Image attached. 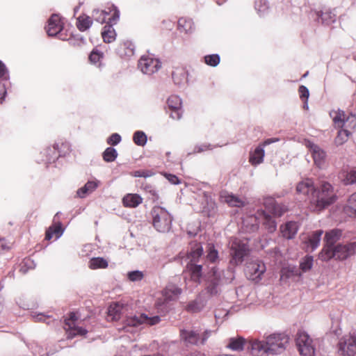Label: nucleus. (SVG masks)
<instances>
[{"instance_id": "56", "label": "nucleus", "mask_w": 356, "mask_h": 356, "mask_svg": "<svg viewBox=\"0 0 356 356\" xmlns=\"http://www.w3.org/2000/svg\"><path fill=\"white\" fill-rule=\"evenodd\" d=\"M211 149V145L209 144H202L199 145H196L194 147V149L192 152H189L188 154H196V153H201L204 151H207L208 149Z\"/></svg>"}, {"instance_id": "54", "label": "nucleus", "mask_w": 356, "mask_h": 356, "mask_svg": "<svg viewBox=\"0 0 356 356\" xmlns=\"http://www.w3.org/2000/svg\"><path fill=\"white\" fill-rule=\"evenodd\" d=\"M204 303L200 298L197 299L196 300L191 302L188 305V309L191 311H200L203 309Z\"/></svg>"}, {"instance_id": "15", "label": "nucleus", "mask_w": 356, "mask_h": 356, "mask_svg": "<svg viewBox=\"0 0 356 356\" xmlns=\"http://www.w3.org/2000/svg\"><path fill=\"white\" fill-rule=\"evenodd\" d=\"M305 145L313 156L314 164L318 168H322L325 163V152L319 146L309 140L306 141Z\"/></svg>"}, {"instance_id": "31", "label": "nucleus", "mask_w": 356, "mask_h": 356, "mask_svg": "<svg viewBox=\"0 0 356 356\" xmlns=\"http://www.w3.org/2000/svg\"><path fill=\"white\" fill-rule=\"evenodd\" d=\"M245 342L246 340L241 337L230 338L227 347L232 350L241 351L243 350Z\"/></svg>"}, {"instance_id": "50", "label": "nucleus", "mask_w": 356, "mask_h": 356, "mask_svg": "<svg viewBox=\"0 0 356 356\" xmlns=\"http://www.w3.org/2000/svg\"><path fill=\"white\" fill-rule=\"evenodd\" d=\"M109 13V15L112 13V16L108 18V25H111L113 26V24H116L117 22L118 21L119 18H120V12L119 10L117 9V8L115 6H114L113 5L111 6V7L109 8V11H108Z\"/></svg>"}, {"instance_id": "30", "label": "nucleus", "mask_w": 356, "mask_h": 356, "mask_svg": "<svg viewBox=\"0 0 356 356\" xmlns=\"http://www.w3.org/2000/svg\"><path fill=\"white\" fill-rule=\"evenodd\" d=\"M341 236V231L338 229H334L326 232L325 236L326 244L325 245H330L331 247H334V243L340 238Z\"/></svg>"}, {"instance_id": "63", "label": "nucleus", "mask_w": 356, "mask_h": 356, "mask_svg": "<svg viewBox=\"0 0 356 356\" xmlns=\"http://www.w3.org/2000/svg\"><path fill=\"white\" fill-rule=\"evenodd\" d=\"M123 47L127 49V51L124 52L126 55H132L134 54V47L131 42H126L123 44Z\"/></svg>"}, {"instance_id": "28", "label": "nucleus", "mask_w": 356, "mask_h": 356, "mask_svg": "<svg viewBox=\"0 0 356 356\" xmlns=\"http://www.w3.org/2000/svg\"><path fill=\"white\" fill-rule=\"evenodd\" d=\"M142 197L137 194H127L123 199V204L127 207H136L142 203Z\"/></svg>"}, {"instance_id": "20", "label": "nucleus", "mask_w": 356, "mask_h": 356, "mask_svg": "<svg viewBox=\"0 0 356 356\" xmlns=\"http://www.w3.org/2000/svg\"><path fill=\"white\" fill-rule=\"evenodd\" d=\"M139 314L140 316L138 318H134L131 320L132 326H136L142 323L153 325L157 324L160 321V318L158 316H148L145 313Z\"/></svg>"}, {"instance_id": "3", "label": "nucleus", "mask_w": 356, "mask_h": 356, "mask_svg": "<svg viewBox=\"0 0 356 356\" xmlns=\"http://www.w3.org/2000/svg\"><path fill=\"white\" fill-rule=\"evenodd\" d=\"M79 313H70L69 316L65 318L64 330L66 337L72 339L76 337H83L88 333L86 328V320H81L78 316Z\"/></svg>"}, {"instance_id": "1", "label": "nucleus", "mask_w": 356, "mask_h": 356, "mask_svg": "<svg viewBox=\"0 0 356 356\" xmlns=\"http://www.w3.org/2000/svg\"><path fill=\"white\" fill-rule=\"evenodd\" d=\"M336 200L333 187L327 182L322 184L321 188L315 190L310 198L311 207L315 211H321Z\"/></svg>"}, {"instance_id": "29", "label": "nucleus", "mask_w": 356, "mask_h": 356, "mask_svg": "<svg viewBox=\"0 0 356 356\" xmlns=\"http://www.w3.org/2000/svg\"><path fill=\"white\" fill-rule=\"evenodd\" d=\"M267 204L268 206H266V208L269 212L272 213L275 216H281L287 211L285 206L276 204L271 199L268 200Z\"/></svg>"}, {"instance_id": "48", "label": "nucleus", "mask_w": 356, "mask_h": 356, "mask_svg": "<svg viewBox=\"0 0 356 356\" xmlns=\"http://www.w3.org/2000/svg\"><path fill=\"white\" fill-rule=\"evenodd\" d=\"M168 105L172 110H179L181 106V100L179 97L172 95L168 98Z\"/></svg>"}, {"instance_id": "58", "label": "nucleus", "mask_w": 356, "mask_h": 356, "mask_svg": "<svg viewBox=\"0 0 356 356\" xmlns=\"http://www.w3.org/2000/svg\"><path fill=\"white\" fill-rule=\"evenodd\" d=\"M99 181L97 180L95 181H88L84 186L88 191L90 193L94 191L99 186Z\"/></svg>"}, {"instance_id": "47", "label": "nucleus", "mask_w": 356, "mask_h": 356, "mask_svg": "<svg viewBox=\"0 0 356 356\" xmlns=\"http://www.w3.org/2000/svg\"><path fill=\"white\" fill-rule=\"evenodd\" d=\"M341 128L348 129L352 133V131L356 128V116L353 114L348 115L344 121V126Z\"/></svg>"}, {"instance_id": "12", "label": "nucleus", "mask_w": 356, "mask_h": 356, "mask_svg": "<svg viewBox=\"0 0 356 356\" xmlns=\"http://www.w3.org/2000/svg\"><path fill=\"white\" fill-rule=\"evenodd\" d=\"M138 67L143 74H152L161 67V63L152 55H144L138 61Z\"/></svg>"}, {"instance_id": "19", "label": "nucleus", "mask_w": 356, "mask_h": 356, "mask_svg": "<svg viewBox=\"0 0 356 356\" xmlns=\"http://www.w3.org/2000/svg\"><path fill=\"white\" fill-rule=\"evenodd\" d=\"M180 339L186 345H197L200 341V336L193 331L181 330L180 331Z\"/></svg>"}, {"instance_id": "49", "label": "nucleus", "mask_w": 356, "mask_h": 356, "mask_svg": "<svg viewBox=\"0 0 356 356\" xmlns=\"http://www.w3.org/2000/svg\"><path fill=\"white\" fill-rule=\"evenodd\" d=\"M172 76L175 83L177 85L182 84L186 80L184 70H176L172 72Z\"/></svg>"}, {"instance_id": "37", "label": "nucleus", "mask_w": 356, "mask_h": 356, "mask_svg": "<svg viewBox=\"0 0 356 356\" xmlns=\"http://www.w3.org/2000/svg\"><path fill=\"white\" fill-rule=\"evenodd\" d=\"M338 131V134L335 138V143L337 145H341L343 144L351 135V132L348 129H342Z\"/></svg>"}, {"instance_id": "13", "label": "nucleus", "mask_w": 356, "mask_h": 356, "mask_svg": "<svg viewBox=\"0 0 356 356\" xmlns=\"http://www.w3.org/2000/svg\"><path fill=\"white\" fill-rule=\"evenodd\" d=\"M223 272L218 268L213 267L211 269V278L210 283L207 287V292L210 296L217 295L220 291V285L222 283Z\"/></svg>"}, {"instance_id": "59", "label": "nucleus", "mask_w": 356, "mask_h": 356, "mask_svg": "<svg viewBox=\"0 0 356 356\" xmlns=\"http://www.w3.org/2000/svg\"><path fill=\"white\" fill-rule=\"evenodd\" d=\"M121 140V137L118 134H113L107 140L108 143L113 145H118Z\"/></svg>"}, {"instance_id": "11", "label": "nucleus", "mask_w": 356, "mask_h": 356, "mask_svg": "<svg viewBox=\"0 0 356 356\" xmlns=\"http://www.w3.org/2000/svg\"><path fill=\"white\" fill-rule=\"evenodd\" d=\"M181 293V289L175 284H168L162 291L161 297L156 302L158 309L162 306L167 307L172 301H175Z\"/></svg>"}, {"instance_id": "23", "label": "nucleus", "mask_w": 356, "mask_h": 356, "mask_svg": "<svg viewBox=\"0 0 356 356\" xmlns=\"http://www.w3.org/2000/svg\"><path fill=\"white\" fill-rule=\"evenodd\" d=\"M314 191V183L309 179L300 181L296 186L297 193L303 195H307L309 193H312Z\"/></svg>"}, {"instance_id": "4", "label": "nucleus", "mask_w": 356, "mask_h": 356, "mask_svg": "<svg viewBox=\"0 0 356 356\" xmlns=\"http://www.w3.org/2000/svg\"><path fill=\"white\" fill-rule=\"evenodd\" d=\"M203 249L198 243L192 248L191 251L183 259L182 264H186L188 270L191 272V279L195 282H199L202 275V265L197 264L199 259L202 254Z\"/></svg>"}, {"instance_id": "25", "label": "nucleus", "mask_w": 356, "mask_h": 356, "mask_svg": "<svg viewBox=\"0 0 356 356\" xmlns=\"http://www.w3.org/2000/svg\"><path fill=\"white\" fill-rule=\"evenodd\" d=\"M9 78L8 70L5 65L0 61V103L2 102L6 94V88L5 83L1 81H7Z\"/></svg>"}, {"instance_id": "34", "label": "nucleus", "mask_w": 356, "mask_h": 356, "mask_svg": "<svg viewBox=\"0 0 356 356\" xmlns=\"http://www.w3.org/2000/svg\"><path fill=\"white\" fill-rule=\"evenodd\" d=\"M102 36L105 42L110 43L115 40L116 33L111 25H106L102 32Z\"/></svg>"}, {"instance_id": "38", "label": "nucleus", "mask_w": 356, "mask_h": 356, "mask_svg": "<svg viewBox=\"0 0 356 356\" xmlns=\"http://www.w3.org/2000/svg\"><path fill=\"white\" fill-rule=\"evenodd\" d=\"M317 15L318 17L321 19L322 23L325 24L327 25L330 24L331 23L335 21V15L330 11H321L318 12Z\"/></svg>"}, {"instance_id": "32", "label": "nucleus", "mask_w": 356, "mask_h": 356, "mask_svg": "<svg viewBox=\"0 0 356 356\" xmlns=\"http://www.w3.org/2000/svg\"><path fill=\"white\" fill-rule=\"evenodd\" d=\"M265 155L264 149L262 145H259L254 152L250 155V161L253 165H257L263 162Z\"/></svg>"}, {"instance_id": "53", "label": "nucleus", "mask_w": 356, "mask_h": 356, "mask_svg": "<svg viewBox=\"0 0 356 356\" xmlns=\"http://www.w3.org/2000/svg\"><path fill=\"white\" fill-rule=\"evenodd\" d=\"M127 277L130 281L136 282L141 280L143 278L144 275L142 271L134 270L129 272L127 273Z\"/></svg>"}, {"instance_id": "44", "label": "nucleus", "mask_w": 356, "mask_h": 356, "mask_svg": "<svg viewBox=\"0 0 356 356\" xmlns=\"http://www.w3.org/2000/svg\"><path fill=\"white\" fill-rule=\"evenodd\" d=\"M134 142L138 146H144L147 143V136L142 131H137L133 136Z\"/></svg>"}, {"instance_id": "64", "label": "nucleus", "mask_w": 356, "mask_h": 356, "mask_svg": "<svg viewBox=\"0 0 356 356\" xmlns=\"http://www.w3.org/2000/svg\"><path fill=\"white\" fill-rule=\"evenodd\" d=\"M89 193H90L88 192V191L87 190V188H86L85 186H83V187L80 188L77 191V195L79 197H81V198L85 197Z\"/></svg>"}, {"instance_id": "55", "label": "nucleus", "mask_w": 356, "mask_h": 356, "mask_svg": "<svg viewBox=\"0 0 356 356\" xmlns=\"http://www.w3.org/2000/svg\"><path fill=\"white\" fill-rule=\"evenodd\" d=\"M348 207L356 215V192L348 200Z\"/></svg>"}, {"instance_id": "27", "label": "nucleus", "mask_w": 356, "mask_h": 356, "mask_svg": "<svg viewBox=\"0 0 356 356\" xmlns=\"http://www.w3.org/2000/svg\"><path fill=\"white\" fill-rule=\"evenodd\" d=\"M178 28L186 33H192L195 31V24L192 19L181 17L178 20Z\"/></svg>"}, {"instance_id": "52", "label": "nucleus", "mask_w": 356, "mask_h": 356, "mask_svg": "<svg viewBox=\"0 0 356 356\" xmlns=\"http://www.w3.org/2000/svg\"><path fill=\"white\" fill-rule=\"evenodd\" d=\"M205 63L212 67H216L220 63V57L218 54H212L204 57Z\"/></svg>"}, {"instance_id": "16", "label": "nucleus", "mask_w": 356, "mask_h": 356, "mask_svg": "<svg viewBox=\"0 0 356 356\" xmlns=\"http://www.w3.org/2000/svg\"><path fill=\"white\" fill-rule=\"evenodd\" d=\"M63 23L60 16L57 14H53L48 21L47 26V33L49 36L59 35L63 30Z\"/></svg>"}, {"instance_id": "24", "label": "nucleus", "mask_w": 356, "mask_h": 356, "mask_svg": "<svg viewBox=\"0 0 356 356\" xmlns=\"http://www.w3.org/2000/svg\"><path fill=\"white\" fill-rule=\"evenodd\" d=\"M330 116L332 119L334 125L336 128L343 127L344 121L347 117L343 111L340 109L332 110L330 112Z\"/></svg>"}, {"instance_id": "43", "label": "nucleus", "mask_w": 356, "mask_h": 356, "mask_svg": "<svg viewBox=\"0 0 356 356\" xmlns=\"http://www.w3.org/2000/svg\"><path fill=\"white\" fill-rule=\"evenodd\" d=\"M207 260L211 263H216L218 261V252L213 244L208 245Z\"/></svg>"}, {"instance_id": "62", "label": "nucleus", "mask_w": 356, "mask_h": 356, "mask_svg": "<svg viewBox=\"0 0 356 356\" xmlns=\"http://www.w3.org/2000/svg\"><path fill=\"white\" fill-rule=\"evenodd\" d=\"M165 178L172 184H177L179 183V178L171 174H165Z\"/></svg>"}, {"instance_id": "9", "label": "nucleus", "mask_w": 356, "mask_h": 356, "mask_svg": "<svg viewBox=\"0 0 356 356\" xmlns=\"http://www.w3.org/2000/svg\"><path fill=\"white\" fill-rule=\"evenodd\" d=\"M266 270L264 263L259 259H252L247 262L245 269L248 280L255 282H259Z\"/></svg>"}, {"instance_id": "36", "label": "nucleus", "mask_w": 356, "mask_h": 356, "mask_svg": "<svg viewBox=\"0 0 356 356\" xmlns=\"http://www.w3.org/2000/svg\"><path fill=\"white\" fill-rule=\"evenodd\" d=\"M92 23V22L88 16L82 15L77 19V27L81 31H84L89 29Z\"/></svg>"}, {"instance_id": "21", "label": "nucleus", "mask_w": 356, "mask_h": 356, "mask_svg": "<svg viewBox=\"0 0 356 356\" xmlns=\"http://www.w3.org/2000/svg\"><path fill=\"white\" fill-rule=\"evenodd\" d=\"M280 229L282 236L287 239H291L296 236L298 229V225L297 222L291 221L281 226Z\"/></svg>"}, {"instance_id": "2", "label": "nucleus", "mask_w": 356, "mask_h": 356, "mask_svg": "<svg viewBox=\"0 0 356 356\" xmlns=\"http://www.w3.org/2000/svg\"><path fill=\"white\" fill-rule=\"evenodd\" d=\"M356 252V242L348 244H338L334 247L324 245L318 254V258L323 261H327L331 259L343 260Z\"/></svg>"}, {"instance_id": "42", "label": "nucleus", "mask_w": 356, "mask_h": 356, "mask_svg": "<svg viewBox=\"0 0 356 356\" xmlns=\"http://www.w3.org/2000/svg\"><path fill=\"white\" fill-rule=\"evenodd\" d=\"M63 230L61 227V224L58 223L56 227L54 228L50 227L46 232L45 238L47 240H50L53 234L56 235V238H58L62 234H63Z\"/></svg>"}, {"instance_id": "46", "label": "nucleus", "mask_w": 356, "mask_h": 356, "mask_svg": "<svg viewBox=\"0 0 356 356\" xmlns=\"http://www.w3.org/2000/svg\"><path fill=\"white\" fill-rule=\"evenodd\" d=\"M344 184L349 185L356 183V168L348 171L343 179Z\"/></svg>"}, {"instance_id": "8", "label": "nucleus", "mask_w": 356, "mask_h": 356, "mask_svg": "<svg viewBox=\"0 0 356 356\" xmlns=\"http://www.w3.org/2000/svg\"><path fill=\"white\" fill-rule=\"evenodd\" d=\"M296 343L302 356H314L315 348L313 340L303 331H299L296 334Z\"/></svg>"}, {"instance_id": "18", "label": "nucleus", "mask_w": 356, "mask_h": 356, "mask_svg": "<svg viewBox=\"0 0 356 356\" xmlns=\"http://www.w3.org/2000/svg\"><path fill=\"white\" fill-rule=\"evenodd\" d=\"M323 233V232L321 229L316 230L307 238L305 241L306 251L312 252L318 247Z\"/></svg>"}, {"instance_id": "35", "label": "nucleus", "mask_w": 356, "mask_h": 356, "mask_svg": "<svg viewBox=\"0 0 356 356\" xmlns=\"http://www.w3.org/2000/svg\"><path fill=\"white\" fill-rule=\"evenodd\" d=\"M108 265V261L102 257H93L88 263V266L92 270L106 268Z\"/></svg>"}, {"instance_id": "22", "label": "nucleus", "mask_w": 356, "mask_h": 356, "mask_svg": "<svg viewBox=\"0 0 356 356\" xmlns=\"http://www.w3.org/2000/svg\"><path fill=\"white\" fill-rule=\"evenodd\" d=\"M220 198L231 207H241L245 204V201L242 198L227 192H222Z\"/></svg>"}, {"instance_id": "39", "label": "nucleus", "mask_w": 356, "mask_h": 356, "mask_svg": "<svg viewBox=\"0 0 356 356\" xmlns=\"http://www.w3.org/2000/svg\"><path fill=\"white\" fill-rule=\"evenodd\" d=\"M314 259L312 256H306L302 259L300 263V268L305 273L310 270L313 266Z\"/></svg>"}, {"instance_id": "61", "label": "nucleus", "mask_w": 356, "mask_h": 356, "mask_svg": "<svg viewBox=\"0 0 356 356\" xmlns=\"http://www.w3.org/2000/svg\"><path fill=\"white\" fill-rule=\"evenodd\" d=\"M32 317L35 322H45L49 318V316H45L44 313H35V315H33Z\"/></svg>"}, {"instance_id": "7", "label": "nucleus", "mask_w": 356, "mask_h": 356, "mask_svg": "<svg viewBox=\"0 0 356 356\" xmlns=\"http://www.w3.org/2000/svg\"><path fill=\"white\" fill-rule=\"evenodd\" d=\"M289 337L285 333H273L266 337L268 350L271 354L283 352L289 343Z\"/></svg>"}, {"instance_id": "26", "label": "nucleus", "mask_w": 356, "mask_h": 356, "mask_svg": "<svg viewBox=\"0 0 356 356\" xmlns=\"http://www.w3.org/2000/svg\"><path fill=\"white\" fill-rule=\"evenodd\" d=\"M259 216L261 218V220L263 221L264 225L269 232H273L275 231L277 225L276 222L273 220L270 215L267 213L265 211H259Z\"/></svg>"}, {"instance_id": "51", "label": "nucleus", "mask_w": 356, "mask_h": 356, "mask_svg": "<svg viewBox=\"0 0 356 356\" xmlns=\"http://www.w3.org/2000/svg\"><path fill=\"white\" fill-rule=\"evenodd\" d=\"M268 8V3L266 0H258L255 2V9L259 15L264 14Z\"/></svg>"}, {"instance_id": "6", "label": "nucleus", "mask_w": 356, "mask_h": 356, "mask_svg": "<svg viewBox=\"0 0 356 356\" xmlns=\"http://www.w3.org/2000/svg\"><path fill=\"white\" fill-rule=\"evenodd\" d=\"M250 252L248 240L247 238H234L230 243L231 264L238 266L244 261Z\"/></svg>"}, {"instance_id": "57", "label": "nucleus", "mask_w": 356, "mask_h": 356, "mask_svg": "<svg viewBox=\"0 0 356 356\" xmlns=\"http://www.w3.org/2000/svg\"><path fill=\"white\" fill-rule=\"evenodd\" d=\"M102 58V54L96 50H93L89 56V60L91 63L97 64Z\"/></svg>"}, {"instance_id": "5", "label": "nucleus", "mask_w": 356, "mask_h": 356, "mask_svg": "<svg viewBox=\"0 0 356 356\" xmlns=\"http://www.w3.org/2000/svg\"><path fill=\"white\" fill-rule=\"evenodd\" d=\"M154 227L159 232H167L171 228L172 218L169 212L161 207H154L151 211Z\"/></svg>"}, {"instance_id": "33", "label": "nucleus", "mask_w": 356, "mask_h": 356, "mask_svg": "<svg viewBox=\"0 0 356 356\" xmlns=\"http://www.w3.org/2000/svg\"><path fill=\"white\" fill-rule=\"evenodd\" d=\"M293 276H300V273L295 267L283 268L280 272V281L285 283L288 279Z\"/></svg>"}, {"instance_id": "14", "label": "nucleus", "mask_w": 356, "mask_h": 356, "mask_svg": "<svg viewBox=\"0 0 356 356\" xmlns=\"http://www.w3.org/2000/svg\"><path fill=\"white\" fill-rule=\"evenodd\" d=\"M248 343V349L253 356H267L270 353L266 339L265 341L258 339H250Z\"/></svg>"}, {"instance_id": "17", "label": "nucleus", "mask_w": 356, "mask_h": 356, "mask_svg": "<svg viewBox=\"0 0 356 356\" xmlns=\"http://www.w3.org/2000/svg\"><path fill=\"white\" fill-rule=\"evenodd\" d=\"M261 218L259 216V211L255 216H249L243 219L242 229L246 232H254L259 228V223Z\"/></svg>"}, {"instance_id": "40", "label": "nucleus", "mask_w": 356, "mask_h": 356, "mask_svg": "<svg viewBox=\"0 0 356 356\" xmlns=\"http://www.w3.org/2000/svg\"><path fill=\"white\" fill-rule=\"evenodd\" d=\"M109 13L106 10H100L99 9H94L92 10V16L95 21L103 24L106 22V16Z\"/></svg>"}, {"instance_id": "45", "label": "nucleus", "mask_w": 356, "mask_h": 356, "mask_svg": "<svg viewBox=\"0 0 356 356\" xmlns=\"http://www.w3.org/2000/svg\"><path fill=\"white\" fill-rule=\"evenodd\" d=\"M118 156V152L113 147H108L103 152V159L106 162H112Z\"/></svg>"}, {"instance_id": "41", "label": "nucleus", "mask_w": 356, "mask_h": 356, "mask_svg": "<svg viewBox=\"0 0 356 356\" xmlns=\"http://www.w3.org/2000/svg\"><path fill=\"white\" fill-rule=\"evenodd\" d=\"M204 199L205 205L203 206V212L209 215V213L215 209V202L207 193H204Z\"/></svg>"}, {"instance_id": "60", "label": "nucleus", "mask_w": 356, "mask_h": 356, "mask_svg": "<svg viewBox=\"0 0 356 356\" xmlns=\"http://www.w3.org/2000/svg\"><path fill=\"white\" fill-rule=\"evenodd\" d=\"M298 91L301 99H308L309 92L307 87H305V86H300Z\"/></svg>"}, {"instance_id": "10", "label": "nucleus", "mask_w": 356, "mask_h": 356, "mask_svg": "<svg viewBox=\"0 0 356 356\" xmlns=\"http://www.w3.org/2000/svg\"><path fill=\"white\" fill-rule=\"evenodd\" d=\"M338 354L341 356H355L356 355V337L348 334L341 337L337 343Z\"/></svg>"}]
</instances>
